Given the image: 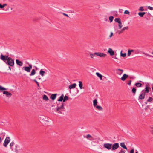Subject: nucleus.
I'll return each mask as SVG.
<instances>
[{
  "label": "nucleus",
  "mask_w": 153,
  "mask_h": 153,
  "mask_svg": "<svg viewBox=\"0 0 153 153\" xmlns=\"http://www.w3.org/2000/svg\"><path fill=\"white\" fill-rule=\"evenodd\" d=\"M64 104L62 103L61 105L60 106L59 103H57V107H56V111L58 113L61 114H63V109H64Z\"/></svg>",
  "instance_id": "f257e3e1"
},
{
  "label": "nucleus",
  "mask_w": 153,
  "mask_h": 153,
  "mask_svg": "<svg viewBox=\"0 0 153 153\" xmlns=\"http://www.w3.org/2000/svg\"><path fill=\"white\" fill-rule=\"evenodd\" d=\"M5 63L9 66L14 67V60L11 57H9Z\"/></svg>",
  "instance_id": "f03ea898"
},
{
  "label": "nucleus",
  "mask_w": 153,
  "mask_h": 153,
  "mask_svg": "<svg viewBox=\"0 0 153 153\" xmlns=\"http://www.w3.org/2000/svg\"><path fill=\"white\" fill-rule=\"evenodd\" d=\"M9 57H8V56L4 55L1 53L0 55V58L4 62H5Z\"/></svg>",
  "instance_id": "7ed1b4c3"
},
{
  "label": "nucleus",
  "mask_w": 153,
  "mask_h": 153,
  "mask_svg": "<svg viewBox=\"0 0 153 153\" xmlns=\"http://www.w3.org/2000/svg\"><path fill=\"white\" fill-rule=\"evenodd\" d=\"M142 52V53H143V54H145L148 56H149L150 57H153V56L150 55L149 54L147 53H146L144 52H141V51H140V50H139L138 49H137V50H134V53L135 54H139L140 52Z\"/></svg>",
  "instance_id": "20e7f679"
},
{
  "label": "nucleus",
  "mask_w": 153,
  "mask_h": 153,
  "mask_svg": "<svg viewBox=\"0 0 153 153\" xmlns=\"http://www.w3.org/2000/svg\"><path fill=\"white\" fill-rule=\"evenodd\" d=\"M28 66H25L23 67L22 68L27 72H30L32 68V65L30 64H28Z\"/></svg>",
  "instance_id": "39448f33"
},
{
  "label": "nucleus",
  "mask_w": 153,
  "mask_h": 153,
  "mask_svg": "<svg viewBox=\"0 0 153 153\" xmlns=\"http://www.w3.org/2000/svg\"><path fill=\"white\" fill-rule=\"evenodd\" d=\"M112 144L109 143H105L103 144V147L108 150H110L111 149Z\"/></svg>",
  "instance_id": "423d86ee"
},
{
  "label": "nucleus",
  "mask_w": 153,
  "mask_h": 153,
  "mask_svg": "<svg viewBox=\"0 0 153 153\" xmlns=\"http://www.w3.org/2000/svg\"><path fill=\"white\" fill-rule=\"evenodd\" d=\"M119 147V145L118 143H116L112 144L111 150L112 151H114L118 149Z\"/></svg>",
  "instance_id": "0eeeda50"
},
{
  "label": "nucleus",
  "mask_w": 153,
  "mask_h": 153,
  "mask_svg": "<svg viewBox=\"0 0 153 153\" xmlns=\"http://www.w3.org/2000/svg\"><path fill=\"white\" fill-rule=\"evenodd\" d=\"M10 140V137H7L4 141L3 146L5 147H7Z\"/></svg>",
  "instance_id": "6e6552de"
},
{
  "label": "nucleus",
  "mask_w": 153,
  "mask_h": 153,
  "mask_svg": "<svg viewBox=\"0 0 153 153\" xmlns=\"http://www.w3.org/2000/svg\"><path fill=\"white\" fill-rule=\"evenodd\" d=\"M95 54H96V55L99 56L100 57H105L106 56V54L100 52H96L95 53Z\"/></svg>",
  "instance_id": "1a4fd4ad"
},
{
  "label": "nucleus",
  "mask_w": 153,
  "mask_h": 153,
  "mask_svg": "<svg viewBox=\"0 0 153 153\" xmlns=\"http://www.w3.org/2000/svg\"><path fill=\"white\" fill-rule=\"evenodd\" d=\"M151 89V88L149 86L146 85V86L145 90H143L142 92H143L145 93H148L149 92V90Z\"/></svg>",
  "instance_id": "9d476101"
},
{
  "label": "nucleus",
  "mask_w": 153,
  "mask_h": 153,
  "mask_svg": "<svg viewBox=\"0 0 153 153\" xmlns=\"http://www.w3.org/2000/svg\"><path fill=\"white\" fill-rule=\"evenodd\" d=\"M5 134V133L4 132H2L0 134V143L2 142V140L4 138Z\"/></svg>",
  "instance_id": "9b49d317"
},
{
  "label": "nucleus",
  "mask_w": 153,
  "mask_h": 153,
  "mask_svg": "<svg viewBox=\"0 0 153 153\" xmlns=\"http://www.w3.org/2000/svg\"><path fill=\"white\" fill-rule=\"evenodd\" d=\"M107 53H109L110 55L113 56L114 54V51L111 48H109L108 51H107Z\"/></svg>",
  "instance_id": "f8f14e48"
},
{
  "label": "nucleus",
  "mask_w": 153,
  "mask_h": 153,
  "mask_svg": "<svg viewBox=\"0 0 153 153\" xmlns=\"http://www.w3.org/2000/svg\"><path fill=\"white\" fill-rule=\"evenodd\" d=\"M145 93L143 92L139 95V99L140 100L143 99L145 98Z\"/></svg>",
  "instance_id": "ddd939ff"
},
{
  "label": "nucleus",
  "mask_w": 153,
  "mask_h": 153,
  "mask_svg": "<svg viewBox=\"0 0 153 153\" xmlns=\"http://www.w3.org/2000/svg\"><path fill=\"white\" fill-rule=\"evenodd\" d=\"M128 76V75L126 74H124L123 76L121 77V79L122 80L124 81Z\"/></svg>",
  "instance_id": "4468645a"
},
{
  "label": "nucleus",
  "mask_w": 153,
  "mask_h": 153,
  "mask_svg": "<svg viewBox=\"0 0 153 153\" xmlns=\"http://www.w3.org/2000/svg\"><path fill=\"white\" fill-rule=\"evenodd\" d=\"M2 92H3V93L4 94H5L6 95L7 97H11V96L12 95V94L11 93H9L7 91H3Z\"/></svg>",
  "instance_id": "2eb2a0df"
},
{
  "label": "nucleus",
  "mask_w": 153,
  "mask_h": 153,
  "mask_svg": "<svg viewBox=\"0 0 153 153\" xmlns=\"http://www.w3.org/2000/svg\"><path fill=\"white\" fill-rule=\"evenodd\" d=\"M86 138L91 141L94 140V138L89 134H87L86 135Z\"/></svg>",
  "instance_id": "dca6fc26"
},
{
  "label": "nucleus",
  "mask_w": 153,
  "mask_h": 153,
  "mask_svg": "<svg viewBox=\"0 0 153 153\" xmlns=\"http://www.w3.org/2000/svg\"><path fill=\"white\" fill-rule=\"evenodd\" d=\"M16 62L17 65L21 66L23 65V62L18 59H16Z\"/></svg>",
  "instance_id": "f3484780"
},
{
  "label": "nucleus",
  "mask_w": 153,
  "mask_h": 153,
  "mask_svg": "<svg viewBox=\"0 0 153 153\" xmlns=\"http://www.w3.org/2000/svg\"><path fill=\"white\" fill-rule=\"evenodd\" d=\"M57 95V94H52L50 96V98L53 100H54L56 97Z\"/></svg>",
  "instance_id": "a211bd4d"
},
{
  "label": "nucleus",
  "mask_w": 153,
  "mask_h": 153,
  "mask_svg": "<svg viewBox=\"0 0 153 153\" xmlns=\"http://www.w3.org/2000/svg\"><path fill=\"white\" fill-rule=\"evenodd\" d=\"M76 86V84L74 83L71 85H69V88L70 89H71L72 88H75Z\"/></svg>",
  "instance_id": "6ab92c4d"
},
{
  "label": "nucleus",
  "mask_w": 153,
  "mask_h": 153,
  "mask_svg": "<svg viewBox=\"0 0 153 153\" xmlns=\"http://www.w3.org/2000/svg\"><path fill=\"white\" fill-rule=\"evenodd\" d=\"M120 146L122 147L123 148V149H126L127 150H128L127 148L125 146L124 143L123 142V143H121L120 144Z\"/></svg>",
  "instance_id": "aec40b11"
},
{
  "label": "nucleus",
  "mask_w": 153,
  "mask_h": 153,
  "mask_svg": "<svg viewBox=\"0 0 153 153\" xmlns=\"http://www.w3.org/2000/svg\"><path fill=\"white\" fill-rule=\"evenodd\" d=\"M64 100V95L62 94L61 96H60L59 99L58 100V101L62 102L63 101V102Z\"/></svg>",
  "instance_id": "412c9836"
},
{
  "label": "nucleus",
  "mask_w": 153,
  "mask_h": 153,
  "mask_svg": "<svg viewBox=\"0 0 153 153\" xmlns=\"http://www.w3.org/2000/svg\"><path fill=\"white\" fill-rule=\"evenodd\" d=\"M97 110L99 111H102L103 110L102 108L100 105H97L95 107Z\"/></svg>",
  "instance_id": "4be33fe9"
},
{
  "label": "nucleus",
  "mask_w": 153,
  "mask_h": 153,
  "mask_svg": "<svg viewBox=\"0 0 153 153\" xmlns=\"http://www.w3.org/2000/svg\"><path fill=\"white\" fill-rule=\"evenodd\" d=\"M135 85L137 87H141L142 86V84L139 83L137 82L135 83Z\"/></svg>",
  "instance_id": "5701e85b"
},
{
  "label": "nucleus",
  "mask_w": 153,
  "mask_h": 153,
  "mask_svg": "<svg viewBox=\"0 0 153 153\" xmlns=\"http://www.w3.org/2000/svg\"><path fill=\"white\" fill-rule=\"evenodd\" d=\"M146 14V13L145 12H140L138 13V15L140 16V17H143L144 15Z\"/></svg>",
  "instance_id": "b1692460"
},
{
  "label": "nucleus",
  "mask_w": 153,
  "mask_h": 153,
  "mask_svg": "<svg viewBox=\"0 0 153 153\" xmlns=\"http://www.w3.org/2000/svg\"><path fill=\"white\" fill-rule=\"evenodd\" d=\"M45 73V72L42 69H41L39 72L40 74L43 76H44Z\"/></svg>",
  "instance_id": "393cba45"
},
{
  "label": "nucleus",
  "mask_w": 153,
  "mask_h": 153,
  "mask_svg": "<svg viewBox=\"0 0 153 153\" xmlns=\"http://www.w3.org/2000/svg\"><path fill=\"white\" fill-rule=\"evenodd\" d=\"M36 74V71L34 69H33L32 70L31 73L30 74V76H32Z\"/></svg>",
  "instance_id": "a878e982"
},
{
  "label": "nucleus",
  "mask_w": 153,
  "mask_h": 153,
  "mask_svg": "<svg viewBox=\"0 0 153 153\" xmlns=\"http://www.w3.org/2000/svg\"><path fill=\"white\" fill-rule=\"evenodd\" d=\"M136 91V89L134 87H133L131 90V91L133 93V95L134 96Z\"/></svg>",
  "instance_id": "bb28decb"
},
{
  "label": "nucleus",
  "mask_w": 153,
  "mask_h": 153,
  "mask_svg": "<svg viewBox=\"0 0 153 153\" xmlns=\"http://www.w3.org/2000/svg\"><path fill=\"white\" fill-rule=\"evenodd\" d=\"M96 75L99 77L100 78V79L101 80H102V76L101 74H100L98 72H96Z\"/></svg>",
  "instance_id": "cd10ccee"
},
{
  "label": "nucleus",
  "mask_w": 153,
  "mask_h": 153,
  "mask_svg": "<svg viewBox=\"0 0 153 153\" xmlns=\"http://www.w3.org/2000/svg\"><path fill=\"white\" fill-rule=\"evenodd\" d=\"M97 100L96 99L93 100V105L94 107L97 105Z\"/></svg>",
  "instance_id": "c85d7f7f"
},
{
  "label": "nucleus",
  "mask_w": 153,
  "mask_h": 153,
  "mask_svg": "<svg viewBox=\"0 0 153 153\" xmlns=\"http://www.w3.org/2000/svg\"><path fill=\"white\" fill-rule=\"evenodd\" d=\"M43 99L44 100H45L46 101L48 100H49L48 97L46 95H43Z\"/></svg>",
  "instance_id": "c756f323"
},
{
  "label": "nucleus",
  "mask_w": 153,
  "mask_h": 153,
  "mask_svg": "<svg viewBox=\"0 0 153 153\" xmlns=\"http://www.w3.org/2000/svg\"><path fill=\"white\" fill-rule=\"evenodd\" d=\"M14 144V143L13 141H12L10 144V148L12 149V150H13V148H12V146H13Z\"/></svg>",
  "instance_id": "7c9ffc66"
},
{
  "label": "nucleus",
  "mask_w": 153,
  "mask_h": 153,
  "mask_svg": "<svg viewBox=\"0 0 153 153\" xmlns=\"http://www.w3.org/2000/svg\"><path fill=\"white\" fill-rule=\"evenodd\" d=\"M116 71H120V73H118V74L121 75L122 74L123 72V70L120 69H116Z\"/></svg>",
  "instance_id": "2f4dec72"
},
{
  "label": "nucleus",
  "mask_w": 153,
  "mask_h": 153,
  "mask_svg": "<svg viewBox=\"0 0 153 153\" xmlns=\"http://www.w3.org/2000/svg\"><path fill=\"white\" fill-rule=\"evenodd\" d=\"M114 21L117 22L119 23L121 21V19L120 18H116L115 19Z\"/></svg>",
  "instance_id": "473e14b6"
},
{
  "label": "nucleus",
  "mask_w": 153,
  "mask_h": 153,
  "mask_svg": "<svg viewBox=\"0 0 153 153\" xmlns=\"http://www.w3.org/2000/svg\"><path fill=\"white\" fill-rule=\"evenodd\" d=\"M153 100V98L151 97H149V98L147 100V102H152Z\"/></svg>",
  "instance_id": "72a5a7b5"
},
{
  "label": "nucleus",
  "mask_w": 153,
  "mask_h": 153,
  "mask_svg": "<svg viewBox=\"0 0 153 153\" xmlns=\"http://www.w3.org/2000/svg\"><path fill=\"white\" fill-rule=\"evenodd\" d=\"M122 51L120 52V56H121L123 57H126V53H122Z\"/></svg>",
  "instance_id": "f704fd0d"
},
{
  "label": "nucleus",
  "mask_w": 153,
  "mask_h": 153,
  "mask_svg": "<svg viewBox=\"0 0 153 153\" xmlns=\"http://www.w3.org/2000/svg\"><path fill=\"white\" fill-rule=\"evenodd\" d=\"M79 85L80 88V89H82V83L81 81H79Z\"/></svg>",
  "instance_id": "c9c22d12"
},
{
  "label": "nucleus",
  "mask_w": 153,
  "mask_h": 153,
  "mask_svg": "<svg viewBox=\"0 0 153 153\" xmlns=\"http://www.w3.org/2000/svg\"><path fill=\"white\" fill-rule=\"evenodd\" d=\"M68 97L67 96H65L64 97L63 102H65L66 100H67L68 99Z\"/></svg>",
  "instance_id": "e433bc0d"
},
{
  "label": "nucleus",
  "mask_w": 153,
  "mask_h": 153,
  "mask_svg": "<svg viewBox=\"0 0 153 153\" xmlns=\"http://www.w3.org/2000/svg\"><path fill=\"white\" fill-rule=\"evenodd\" d=\"M7 90V89L6 88H4V87H3L1 86L0 85V91H4V90Z\"/></svg>",
  "instance_id": "4c0bfd02"
},
{
  "label": "nucleus",
  "mask_w": 153,
  "mask_h": 153,
  "mask_svg": "<svg viewBox=\"0 0 153 153\" xmlns=\"http://www.w3.org/2000/svg\"><path fill=\"white\" fill-rule=\"evenodd\" d=\"M119 23V25H118L119 28V29H121L122 27V26H123V25H122V23L121 21H120L119 23Z\"/></svg>",
  "instance_id": "58836bf2"
},
{
  "label": "nucleus",
  "mask_w": 153,
  "mask_h": 153,
  "mask_svg": "<svg viewBox=\"0 0 153 153\" xmlns=\"http://www.w3.org/2000/svg\"><path fill=\"white\" fill-rule=\"evenodd\" d=\"M96 55L95 54V53L94 54L91 53L90 54V56L92 58H93L94 57H96Z\"/></svg>",
  "instance_id": "ea45409f"
},
{
  "label": "nucleus",
  "mask_w": 153,
  "mask_h": 153,
  "mask_svg": "<svg viewBox=\"0 0 153 153\" xmlns=\"http://www.w3.org/2000/svg\"><path fill=\"white\" fill-rule=\"evenodd\" d=\"M109 20L110 21V22H112L113 19H114V17L113 16H110L109 17Z\"/></svg>",
  "instance_id": "a19ab883"
},
{
  "label": "nucleus",
  "mask_w": 153,
  "mask_h": 153,
  "mask_svg": "<svg viewBox=\"0 0 153 153\" xmlns=\"http://www.w3.org/2000/svg\"><path fill=\"white\" fill-rule=\"evenodd\" d=\"M125 152L126 151L124 150H123L121 148V150L119 152V153H125Z\"/></svg>",
  "instance_id": "79ce46f5"
},
{
  "label": "nucleus",
  "mask_w": 153,
  "mask_h": 153,
  "mask_svg": "<svg viewBox=\"0 0 153 153\" xmlns=\"http://www.w3.org/2000/svg\"><path fill=\"white\" fill-rule=\"evenodd\" d=\"M33 81L36 83L38 87H39V83L36 79H33Z\"/></svg>",
  "instance_id": "37998d69"
},
{
  "label": "nucleus",
  "mask_w": 153,
  "mask_h": 153,
  "mask_svg": "<svg viewBox=\"0 0 153 153\" xmlns=\"http://www.w3.org/2000/svg\"><path fill=\"white\" fill-rule=\"evenodd\" d=\"M139 10L140 11H143L144 10V9L143 8V7L141 6V7H140Z\"/></svg>",
  "instance_id": "c03bdc74"
},
{
  "label": "nucleus",
  "mask_w": 153,
  "mask_h": 153,
  "mask_svg": "<svg viewBox=\"0 0 153 153\" xmlns=\"http://www.w3.org/2000/svg\"><path fill=\"white\" fill-rule=\"evenodd\" d=\"M131 52L130 51V49L128 50V51L127 55L128 56H129L131 55Z\"/></svg>",
  "instance_id": "a18cd8bd"
},
{
  "label": "nucleus",
  "mask_w": 153,
  "mask_h": 153,
  "mask_svg": "<svg viewBox=\"0 0 153 153\" xmlns=\"http://www.w3.org/2000/svg\"><path fill=\"white\" fill-rule=\"evenodd\" d=\"M128 26L122 29V30L124 31L125 30H128Z\"/></svg>",
  "instance_id": "49530a36"
},
{
  "label": "nucleus",
  "mask_w": 153,
  "mask_h": 153,
  "mask_svg": "<svg viewBox=\"0 0 153 153\" xmlns=\"http://www.w3.org/2000/svg\"><path fill=\"white\" fill-rule=\"evenodd\" d=\"M150 10H153V7L150 6H149L147 7Z\"/></svg>",
  "instance_id": "de8ad7c7"
},
{
  "label": "nucleus",
  "mask_w": 153,
  "mask_h": 153,
  "mask_svg": "<svg viewBox=\"0 0 153 153\" xmlns=\"http://www.w3.org/2000/svg\"><path fill=\"white\" fill-rule=\"evenodd\" d=\"M40 118H42V120H44L45 121H48L47 120H46L45 119V117L44 116H42L41 117H40Z\"/></svg>",
  "instance_id": "09e8293b"
},
{
  "label": "nucleus",
  "mask_w": 153,
  "mask_h": 153,
  "mask_svg": "<svg viewBox=\"0 0 153 153\" xmlns=\"http://www.w3.org/2000/svg\"><path fill=\"white\" fill-rule=\"evenodd\" d=\"M124 13V14H129V12L127 10H126L125 11Z\"/></svg>",
  "instance_id": "8fccbe9b"
},
{
  "label": "nucleus",
  "mask_w": 153,
  "mask_h": 153,
  "mask_svg": "<svg viewBox=\"0 0 153 153\" xmlns=\"http://www.w3.org/2000/svg\"><path fill=\"white\" fill-rule=\"evenodd\" d=\"M134 149H133L130 150L129 153H134Z\"/></svg>",
  "instance_id": "3c124183"
},
{
  "label": "nucleus",
  "mask_w": 153,
  "mask_h": 153,
  "mask_svg": "<svg viewBox=\"0 0 153 153\" xmlns=\"http://www.w3.org/2000/svg\"><path fill=\"white\" fill-rule=\"evenodd\" d=\"M150 131H151V132L153 134V127H150Z\"/></svg>",
  "instance_id": "603ef678"
},
{
  "label": "nucleus",
  "mask_w": 153,
  "mask_h": 153,
  "mask_svg": "<svg viewBox=\"0 0 153 153\" xmlns=\"http://www.w3.org/2000/svg\"><path fill=\"white\" fill-rule=\"evenodd\" d=\"M4 7L3 5H2L1 3H0V8L1 9H2L4 8Z\"/></svg>",
  "instance_id": "864d4df0"
},
{
  "label": "nucleus",
  "mask_w": 153,
  "mask_h": 153,
  "mask_svg": "<svg viewBox=\"0 0 153 153\" xmlns=\"http://www.w3.org/2000/svg\"><path fill=\"white\" fill-rule=\"evenodd\" d=\"M149 106L148 105L145 108V110H147L149 108Z\"/></svg>",
  "instance_id": "5fc2aeb1"
},
{
  "label": "nucleus",
  "mask_w": 153,
  "mask_h": 153,
  "mask_svg": "<svg viewBox=\"0 0 153 153\" xmlns=\"http://www.w3.org/2000/svg\"><path fill=\"white\" fill-rule=\"evenodd\" d=\"M113 35V33L112 32H111V33H110V35L109 36V37L110 38H111L112 37V36Z\"/></svg>",
  "instance_id": "6e6d98bb"
},
{
  "label": "nucleus",
  "mask_w": 153,
  "mask_h": 153,
  "mask_svg": "<svg viewBox=\"0 0 153 153\" xmlns=\"http://www.w3.org/2000/svg\"><path fill=\"white\" fill-rule=\"evenodd\" d=\"M131 80H129V82H128V84L129 85H131Z\"/></svg>",
  "instance_id": "4d7b16f0"
},
{
  "label": "nucleus",
  "mask_w": 153,
  "mask_h": 153,
  "mask_svg": "<svg viewBox=\"0 0 153 153\" xmlns=\"http://www.w3.org/2000/svg\"><path fill=\"white\" fill-rule=\"evenodd\" d=\"M123 11V10L122 9H120L119 10V12L120 13H122V11Z\"/></svg>",
  "instance_id": "13d9d810"
},
{
  "label": "nucleus",
  "mask_w": 153,
  "mask_h": 153,
  "mask_svg": "<svg viewBox=\"0 0 153 153\" xmlns=\"http://www.w3.org/2000/svg\"><path fill=\"white\" fill-rule=\"evenodd\" d=\"M123 32V30H122V29L119 32V33H118L119 34H120V33H122Z\"/></svg>",
  "instance_id": "bf43d9fd"
},
{
  "label": "nucleus",
  "mask_w": 153,
  "mask_h": 153,
  "mask_svg": "<svg viewBox=\"0 0 153 153\" xmlns=\"http://www.w3.org/2000/svg\"><path fill=\"white\" fill-rule=\"evenodd\" d=\"M63 15H64L66 16L67 17H69L68 15L67 14H65V13H63Z\"/></svg>",
  "instance_id": "052dcab7"
},
{
  "label": "nucleus",
  "mask_w": 153,
  "mask_h": 153,
  "mask_svg": "<svg viewBox=\"0 0 153 153\" xmlns=\"http://www.w3.org/2000/svg\"><path fill=\"white\" fill-rule=\"evenodd\" d=\"M112 58H114L116 59L117 60V61L118 60V59L116 57H113Z\"/></svg>",
  "instance_id": "680f3d73"
},
{
  "label": "nucleus",
  "mask_w": 153,
  "mask_h": 153,
  "mask_svg": "<svg viewBox=\"0 0 153 153\" xmlns=\"http://www.w3.org/2000/svg\"><path fill=\"white\" fill-rule=\"evenodd\" d=\"M7 5V4L6 3L4 4H3V6L4 7H5V6H6Z\"/></svg>",
  "instance_id": "e2e57ef3"
},
{
  "label": "nucleus",
  "mask_w": 153,
  "mask_h": 153,
  "mask_svg": "<svg viewBox=\"0 0 153 153\" xmlns=\"http://www.w3.org/2000/svg\"><path fill=\"white\" fill-rule=\"evenodd\" d=\"M130 51L131 53L132 52H134V50H130Z\"/></svg>",
  "instance_id": "0e129e2a"
},
{
  "label": "nucleus",
  "mask_w": 153,
  "mask_h": 153,
  "mask_svg": "<svg viewBox=\"0 0 153 153\" xmlns=\"http://www.w3.org/2000/svg\"><path fill=\"white\" fill-rule=\"evenodd\" d=\"M11 66H9L8 68H9V69L10 70H11Z\"/></svg>",
  "instance_id": "69168bd1"
},
{
  "label": "nucleus",
  "mask_w": 153,
  "mask_h": 153,
  "mask_svg": "<svg viewBox=\"0 0 153 153\" xmlns=\"http://www.w3.org/2000/svg\"><path fill=\"white\" fill-rule=\"evenodd\" d=\"M34 67H35L36 70H37L38 69V68L37 67L34 66Z\"/></svg>",
  "instance_id": "338daca9"
},
{
  "label": "nucleus",
  "mask_w": 153,
  "mask_h": 153,
  "mask_svg": "<svg viewBox=\"0 0 153 153\" xmlns=\"http://www.w3.org/2000/svg\"><path fill=\"white\" fill-rule=\"evenodd\" d=\"M118 73H120V71H117V73L118 74Z\"/></svg>",
  "instance_id": "774afa93"
}]
</instances>
